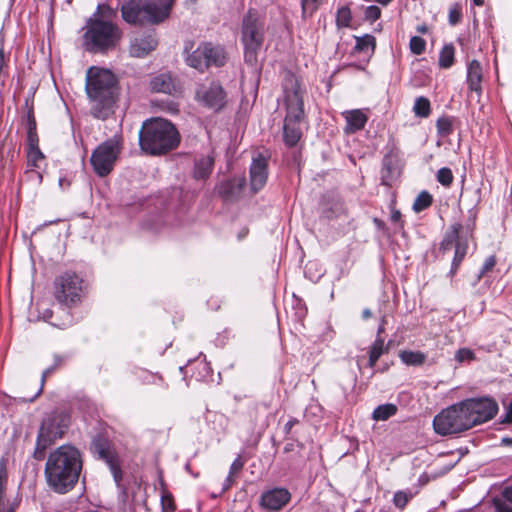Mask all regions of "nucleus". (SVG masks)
I'll use <instances>...</instances> for the list:
<instances>
[{"mask_svg":"<svg viewBox=\"0 0 512 512\" xmlns=\"http://www.w3.org/2000/svg\"><path fill=\"white\" fill-rule=\"evenodd\" d=\"M83 469L81 451L63 444L48 454L44 467L47 486L57 494H66L77 485Z\"/></svg>","mask_w":512,"mask_h":512,"instance_id":"1","label":"nucleus"},{"mask_svg":"<svg viewBox=\"0 0 512 512\" xmlns=\"http://www.w3.org/2000/svg\"><path fill=\"white\" fill-rule=\"evenodd\" d=\"M85 91L94 118L105 120L114 113L119 96L118 81L108 69L92 66L86 72Z\"/></svg>","mask_w":512,"mask_h":512,"instance_id":"2","label":"nucleus"},{"mask_svg":"<svg viewBox=\"0 0 512 512\" xmlns=\"http://www.w3.org/2000/svg\"><path fill=\"white\" fill-rule=\"evenodd\" d=\"M181 136L176 126L163 118L146 120L139 131V145L149 155H164L176 149Z\"/></svg>","mask_w":512,"mask_h":512,"instance_id":"3","label":"nucleus"},{"mask_svg":"<svg viewBox=\"0 0 512 512\" xmlns=\"http://www.w3.org/2000/svg\"><path fill=\"white\" fill-rule=\"evenodd\" d=\"M284 104L286 116L284 119V141L288 146H295L301 138L299 124L305 116L304 90L301 88L298 78L288 74L283 82Z\"/></svg>","mask_w":512,"mask_h":512,"instance_id":"4","label":"nucleus"},{"mask_svg":"<svg viewBox=\"0 0 512 512\" xmlns=\"http://www.w3.org/2000/svg\"><path fill=\"white\" fill-rule=\"evenodd\" d=\"M174 0H125L121 15L129 24L162 22L170 13Z\"/></svg>","mask_w":512,"mask_h":512,"instance_id":"5","label":"nucleus"},{"mask_svg":"<svg viewBox=\"0 0 512 512\" xmlns=\"http://www.w3.org/2000/svg\"><path fill=\"white\" fill-rule=\"evenodd\" d=\"M84 30L83 46L92 53H106L114 49L122 37V31L115 23L88 19Z\"/></svg>","mask_w":512,"mask_h":512,"instance_id":"6","label":"nucleus"},{"mask_svg":"<svg viewBox=\"0 0 512 512\" xmlns=\"http://www.w3.org/2000/svg\"><path fill=\"white\" fill-rule=\"evenodd\" d=\"M241 41L244 45L245 62L257 63V55L264 42V22L256 11L249 10L242 21Z\"/></svg>","mask_w":512,"mask_h":512,"instance_id":"7","label":"nucleus"},{"mask_svg":"<svg viewBox=\"0 0 512 512\" xmlns=\"http://www.w3.org/2000/svg\"><path fill=\"white\" fill-rule=\"evenodd\" d=\"M462 405V401L453 404L434 417L433 427L437 434L446 436L471 429V420Z\"/></svg>","mask_w":512,"mask_h":512,"instance_id":"8","label":"nucleus"},{"mask_svg":"<svg viewBox=\"0 0 512 512\" xmlns=\"http://www.w3.org/2000/svg\"><path fill=\"white\" fill-rule=\"evenodd\" d=\"M474 221L475 214L471 217V223L467 224L465 227L460 223L453 224L441 242V249L443 251L450 250L453 245L455 246V254L450 270L451 275H454L457 272L461 262L467 254V239L472 236Z\"/></svg>","mask_w":512,"mask_h":512,"instance_id":"9","label":"nucleus"},{"mask_svg":"<svg viewBox=\"0 0 512 512\" xmlns=\"http://www.w3.org/2000/svg\"><path fill=\"white\" fill-rule=\"evenodd\" d=\"M121 150V139L117 136L98 145L90 157L94 172L100 177H105L111 173Z\"/></svg>","mask_w":512,"mask_h":512,"instance_id":"10","label":"nucleus"},{"mask_svg":"<svg viewBox=\"0 0 512 512\" xmlns=\"http://www.w3.org/2000/svg\"><path fill=\"white\" fill-rule=\"evenodd\" d=\"M66 429L67 423L64 417L50 416L44 419L39 429L34 457L41 460L47 447L56 439L61 438Z\"/></svg>","mask_w":512,"mask_h":512,"instance_id":"11","label":"nucleus"},{"mask_svg":"<svg viewBox=\"0 0 512 512\" xmlns=\"http://www.w3.org/2000/svg\"><path fill=\"white\" fill-rule=\"evenodd\" d=\"M90 450L95 457L104 461L108 465L116 485L120 486V483L123 478V473L121 469L119 455L116 449L114 448L113 444L107 438L97 436L93 438Z\"/></svg>","mask_w":512,"mask_h":512,"instance_id":"12","label":"nucleus"},{"mask_svg":"<svg viewBox=\"0 0 512 512\" xmlns=\"http://www.w3.org/2000/svg\"><path fill=\"white\" fill-rule=\"evenodd\" d=\"M55 298L63 304H74L80 300L83 292V280L74 272H66L54 282Z\"/></svg>","mask_w":512,"mask_h":512,"instance_id":"13","label":"nucleus"},{"mask_svg":"<svg viewBox=\"0 0 512 512\" xmlns=\"http://www.w3.org/2000/svg\"><path fill=\"white\" fill-rule=\"evenodd\" d=\"M462 402L471 428L491 420L498 412V404L490 398H470Z\"/></svg>","mask_w":512,"mask_h":512,"instance_id":"14","label":"nucleus"},{"mask_svg":"<svg viewBox=\"0 0 512 512\" xmlns=\"http://www.w3.org/2000/svg\"><path fill=\"white\" fill-rule=\"evenodd\" d=\"M196 99L202 105L214 111L221 110L226 104V93L219 83L201 84L196 90Z\"/></svg>","mask_w":512,"mask_h":512,"instance_id":"15","label":"nucleus"},{"mask_svg":"<svg viewBox=\"0 0 512 512\" xmlns=\"http://www.w3.org/2000/svg\"><path fill=\"white\" fill-rule=\"evenodd\" d=\"M249 179L250 188L254 193L264 188L268 179V157L259 153L252 158Z\"/></svg>","mask_w":512,"mask_h":512,"instance_id":"16","label":"nucleus"},{"mask_svg":"<svg viewBox=\"0 0 512 512\" xmlns=\"http://www.w3.org/2000/svg\"><path fill=\"white\" fill-rule=\"evenodd\" d=\"M290 498L291 494L287 489L274 488L261 495L260 505L267 511H279L290 501Z\"/></svg>","mask_w":512,"mask_h":512,"instance_id":"17","label":"nucleus"},{"mask_svg":"<svg viewBox=\"0 0 512 512\" xmlns=\"http://www.w3.org/2000/svg\"><path fill=\"white\" fill-rule=\"evenodd\" d=\"M158 41L153 33L135 36L129 46V53L132 57L143 58L153 51Z\"/></svg>","mask_w":512,"mask_h":512,"instance_id":"18","label":"nucleus"},{"mask_svg":"<svg viewBox=\"0 0 512 512\" xmlns=\"http://www.w3.org/2000/svg\"><path fill=\"white\" fill-rule=\"evenodd\" d=\"M245 184L244 177H234L221 182L218 186V193L225 201H236L240 198Z\"/></svg>","mask_w":512,"mask_h":512,"instance_id":"19","label":"nucleus"},{"mask_svg":"<svg viewBox=\"0 0 512 512\" xmlns=\"http://www.w3.org/2000/svg\"><path fill=\"white\" fill-rule=\"evenodd\" d=\"M342 115L346 121L345 132L348 134L362 130L368 121L367 115L360 109L347 110Z\"/></svg>","mask_w":512,"mask_h":512,"instance_id":"20","label":"nucleus"},{"mask_svg":"<svg viewBox=\"0 0 512 512\" xmlns=\"http://www.w3.org/2000/svg\"><path fill=\"white\" fill-rule=\"evenodd\" d=\"M482 68L477 60H472L467 67V83L470 91L476 92L478 95L482 92Z\"/></svg>","mask_w":512,"mask_h":512,"instance_id":"21","label":"nucleus"},{"mask_svg":"<svg viewBox=\"0 0 512 512\" xmlns=\"http://www.w3.org/2000/svg\"><path fill=\"white\" fill-rule=\"evenodd\" d=\"M399 175L396 160L392 155H385L382 162L381 181L383 185L391 186Z\"/></svg>","mask_w":512,"mask_h":512,"instance_id":"22","label":"nucleus"},{"mask_svg":"<svg viewBox=\"0 0 512 512\" xmlns=\"http://www.w3.org/2000/svg\"><path fill=\"white\" fill-rule=\"evenodd\" d=\"M214 167L212 156H202L195 160L192 176L195 180H206Z\"/></svg>","mask_w":512,"mask_h":512,"instance_id":"23","label":"nucleus"},{"mask_svg":"<svg viewBox=\"0 0 512 512\" xmlns=\"http://www.w3.org/2000/svg\"><path fill=\"white\" fill-rule=\"evenodd\" d=\"M150 89L156 93L172 94L175 91V84L170 75L160 74L151 79Z\"/></svg>","mask_w":512,"mask_h":512,"instance_id":"24","label":"nucleus"},{"mask_svg":"<svg viewBox=\"0 0 512 512\" xmlns=\"http://www.w3.org/2000/svg\"><path fill=\"white\" fill-rule=\"evenodd\" d=\"M186 63L199 71L207 68L206 43L201 44L197 49L186 57Z\"/></svg>","mask_w":512,"mask_h":512,"instance_id":"25","label":"nucleus"},{"mask_svg":"<svg viewBox=\"0 0 512 512\" xmlns=\"http://www.w3.org/2000/svg\"><path fill=\"white\" fill-rule=\"evenodd\" d=\"M207 51V68L209 66L221 67L226 62V53L223 47L213 46L211 43H206Z\"/></svg>","mask_w":512,"mask_h":512,"instance_id":"26","label":"nucleus"},{"mask_svg":"<svg viewBox=\"0 0 512 512\" xmlns=\"http://www.w3.org/2000/svg\"><path fill=\"white\" fill-rule=\"evenodd\" d=\"M6 484V469L0 466V512H15L16 504L5 497Z\"/></svg>","mask_w":512,"mask_h":512,"instance_id":"27","label":"nucleus"},{"mask_svg":"<svg viewBox=\"0 0 512 512\" xmlns=\"http://www.w3.org/2000/svg\"><path fill=\"white\" fill-rule=\"evenodd\" d=\"M355 40V51L363 53L368 57L373 55L376 47V39L374 36L370 34H365L364 36L361 37H355Z\"/></svg>","mask_w":512,"mask_h":512,"instance_id":"28","label":"nucleus"},{"mask_svg":"<svg viewBox=\"0 0 512 512\" xmlns=\"http://www.w3.org/2000/svg\"><path fill=\"white\" fill-rule=\"evenodd\" d=\"M118 17V10L116 8H112L106 4H100L97 7V10L94 12L93 16L89 19L95 21H102L106 23H114Z\"/></svg>","mask_w":512,"mask_h":512,"instance_id":"29","label":"nucleus"},{"mask_svg":"<svg viewBox=\"0 0 512 512\" xmlns=\"http://www.w3.org/2000/svg\"><path fill=\"white\" fill-rule=\"evenodd\" d=\"M399 358L407 366H421L425 363L427 355L421 351L402 350Z\"/></svg>","mask_w":512,"mask_h":512,"instance_id":"30","label":"nucleus"},{"mask_svg":"<svg viewBox=\"0 0 512 512\" xmlns=\"http://www.w3.org/2000/svg\"><path fill=\"white\" fill-rule=\"evenodd\" d=\"M387 351L388 349L385 348L384 339L381 336L377 335L376 339L374 340L372 346L369 349V367L373 368L376 365L379 358L382 356V354Z\"/></svg>","mask_w":512,"mask_h":512,"instance_id":"31","label":"nucleus"},{"mask_svg":"<svg viewBox=\"0 0 512 512\" xmlns=\"http://www.w3.org/2000/svg\"><path fill=\"white\" fill-rule=\"evenodd\" d=\"M397 406L392 403L382 404L377 406L373 413L372 418L375 421H386L390 417L394 416L397 413Z\"/></svg>","mask_w":512,"mask_h":512,"instance_id":"32","label":"nucleus"},{"mask_svg":"<svg viewBox=\"0 0 512 512\" xmlns=\"http://www.w3.org/2000/svg\"><path fill=\"white\" fill-rule=\"evenodd\" d=\"M455 49L452 44L445 45L439 54V66L441 68H450L454 63Z\"/></svg>","mask_w":512,"mask_h":512,"instance_id":"33","label":"nucleus"},{"mask_svg":"<svg viewBox=\"0 0 512 512\" xmlns=\"http://www.w3.org/2000/svg\"><path fill=\"white\" fill-rule=\"evenodd\" d=\"M413 111L416 116L426 118L431 112L430 101L425 97H418L415 100Z\"/></svg>","mask_w":512,"mask_h":512,"instance_id":"34","label":"nucleus"},{"mask_svg":"<svg viewBox=\"0 0 512 512\" xmlns=\"http://www.w3.org/2000/svg\"><path fill=\"white\" fill-rule=\"evenodd\" d=\"M432 204V196L427 191H422L413 203V210L421 212Z\"/></svg>","mask_w":512,"mask_h":512,"instance_id":"35","label":"nucleus"},{"mask_svg":"<svg viewBox=\"0 0 512 512\" xmlns=\"http://www.w3.org/2000/svg\"><path fill=\"white\" fill-rule=\"evenodd\" d=\"M437 132L441 137L449 136L453 132L452 119L450 117H440L436 122Z\"/></svg>","mask_w":512,"mask_h":512,"instance_id":"36","label":"nucleus"},{"mask_svg":"<svg viewBox=\"0 0 512 512\" xmlns=\"http://www.w3.org/2000/svg\"><path fill=\"white\" fill-rule=\"evenodd\" d=\"M352 16L348 7L343 6L337 10L336 24L338 27H348L350 25Z\"/></svg>","mask_w":512,"mask_h":512,"instance_id":"37","label":"nucleus"},{"mask_svg":"<svg viewBox=\"0 0 512 512\" xmlns=\"http://www.w3.org/2000/svg\"><path fill=\"white\" fill-rule=\"evenodd\" d=\"M324 0H301L302 16H312Z\"/></svg>","mask_w":512,"mask_h":512,"instance_id":"38","label":"nucleus"},{"mask_svg":"<svg viewBox=\"0 0 512 512\" xmlns=\"http://www.w3.org/2000/svg\"><path fill=\"white\" fill-rule=\"evenodd\" d=\"M44 158L43 153L39 148L27 149V164L29 167L38 168L39 162Z\"/></svg>","mask_w":512,"mask_h":512,"instance_id":"39","label":"nucleus"},{"mask_svg":"<svg viewBox=\"0 0 512 512\" xmlns=\"http://www.w3.org/2000/svg\"><path fill=\"white\" fill-rule=\"evenodd\" d=\"M436 178L437 181L445 187H449L454 179L451 169L447 167L440 168L437 172Z\"/></svg>","mask_w":512,"mask_h":512,"instance_id":"40","label":"nucleus"},{"mask_svg":"<svg viewBox=\"0 0 512 512\" xmlns=\"http://www.w3.org/2000/svg\"><path fill=\"white\" fill-rule=\"evenodd\" d=\"M410 50L415 55H421L426 48V42L419 36H413L409 42Z\"/></svg>","mask_w":512,"mask_h":512,"instance_id":"41","label":"nucleus"},{"mask_svg":"<svg viewBox=\"0 0 512 512\" xmlns=\"http://www.w3.org/2000/svg\"><path fill=\"white\" fill-rule=\"evenodd\" d=\"M455 360L458 363L471 362L475 360V353L469 348H460L455 353Z\"/></svg>","mask_w":512,"mask_h":512,"instance_id":"42","label":"nucleus"},{"mask_svg":"<svg viewBox=\"0 0 512 512\" xmlns=\"http://www.w3.org/2000/svg\"><path fill=\"white\" fill-rule=\"evenodd\" d=\"M381 16V9L376 5H370L366 7L364 17L370 22H374Z\"/></svg>","mask_w":512,"mask_h":512,"instance_id":"43","label":"nucleus"},{"mask_svg":"<svg viewBox=\"0 0 512 512\" xmlns=\"http://www.w3.org/2000/svg\"><path fill=\"white\" fill-rule=\"evenodd\" d=\"M495 265H496V258L494 255H491L488 258H486V260L477 276V280H480L485 274L490 272L494 268Z\"/></svg>","mask_w":512,"mask_h":512,"instance_id":"44","label":"nucleus"},{"mask_svg":"<svg viewBox=\"0 0 512 512\" xmlns=\"http://www.w3.org/2000/svg\"><path fill=\"white\" fill-rule=\"evenodd\" d=\"M461 17H462V13H461L460 8L457 5H455L449 9L448 21H449L450 25H452V26L456 25L461 20Z\"/></svg>","mask_w":512,"mask_h":512,"instance_id":"45","label":"nucleus"},{"mask_svg":"<svg viewBox=\"0 0 512 512\" xmlns=\"http://www.w3.org/2000/svg\"><path fill=\"white\" fill-rule=\"evenodd\" d=\"M410 497L403 491H398L394 494L393 502L396 507L403 508L408 503Z\"/></svg>","mask_w":512,"mask_h":512,"instance_id":"46","label":"nucleus"},{"mask_svg":"<svg viewBox=\"0 0 512 512\" xmlns=\"http://www.w3.org/2000/svg\"><path fill=\"white\" fill-rule=\"evenodd\" d=\"M39 148V138L36 131L27 132V149Z\"/></svg>","mask_w":512,"mask_h":512,"instance_id":"47","label":"nucleus"},{"mask_svg":"<svg viewBox=\"0 0 512 512\" xmlns=\"http://www.w3.org/2000/svg\"><path fill=\"white\" fill-rule=\"evenodd\" d=\"M57 368V364H53L51 367L45 369L42 373V377H41V386L40 388L38 389L37 393L35 394V396L33 398H31V400H33L35 397H37L41 391H42V388H43V385H44V382L47 378L48 375H50L51 373H53V371Z\"/></svg>","mask_w":512,"mask_h":512,"instance_id":"48","label":"nucleus"},{"mask_svg":"<svg viewBox=\"0 0 512 512\" xmlns=\"http://www.w3.org/2000/svg\"><path fill=\"white\" fill-rule=\"evenodd\" d=\"M496 512H512V506L498 499L493 501Z\"/></svg>","mask_w":512,"mask_h":512,"instance_id":"49","label":"nucleus"},{"mask_svg":"<svg viewBox=\"0 0 512 512\" xmlns=\"http://www.w3.org/2000/svg\"><path fill=\"white\" fill-rule=\"evenodd\" d=\"M243 466H244V463L243 461L241 460V457L238 456L231 464L230 466V471L232 472V474H239L241 472V470L243 469Z\"/></svg>","mask_w":512,"mask_h":512,"instance_id":"50","label":"nucleus"},{"mask_svg":"<svg viewBox=\"0 0 512 512\" xmlns=\"http://www.w3.org/2000/svg\"><path fill=\"white\" fill-rule=\"evenodd\" d=\"M165 110L172 115L177 114L179 112L178 104L169 102L166 104Z\"/></svg>","mask_w":512,"mask_h":512,"instance_id":"51","label":"nucleus"},{"mask_svg":"<svg viewBox=\"0 0 512 512\" xmlns=\"http://www.w3.org/2000/svg\"><path fill=\"white\" fill-rule=\"evenodd\" d=\"M32 131H36V121L34 119L32 112H29L28 113V131L27 132H32Z\"/></svg>","mask_w":512,"mask_h":512,"instance_id":"52","label":"nucleus"},{"mask_svg":"<svg viewBox=\"0 0 512 512\" xmlns=\"http://www.w3.org/2000/svg\"><path fill=\"white\" fill-rule=\"evenodd\" d=\"M298 423V420L296 418H291L287 421V423L284 426V431L286 434H289L292 430V428Z\"/></svg>","mask_w":512,"mask_h":512,"instance_id":"53","label":"nucleus"},{"mask_svg":"<svg viewBox=\"0 0 512 512\" xmlns=\"http://www.w3.org/2000/svg\"><path fill=\"white\" fill-rule=\"evenodd\" d=\"M234 482V478L227 476L222 486V492H225L228 489H230Z\"/></svg>","mask_w":512,"mask_h":512,"instance_id":"54","label":"nucleus"},{"mask_svg":"<svg viewBox=\"0 0 512 512\" xmlns=\"http://www.w3.org/2000/svg\"><path fill=\"white\" fill-rule=\"evenodd\" d=\"M506 501L512 503V486L506 487L502 493Z\"/></svg>","mask_w":512,"mask_h":512,"instance_id":"55","label":"nucleus"},{"mask_svg":"<svg viewBox=\"0 0 512 512\" xmlns=\"http://www.w3.org/2000/svg\"><path fill=\"white\" fill-rule=\"evenodd\" d=\"M385 318L383 317L382 320H381V323L377 329V335L381 336V334L384 332L385 330Z\"/></svg>","mask_w":512,"mask_h":512,"instance_id":"56","label":"nucleus"},{"mask_svg":"<svg viewBox=\"0 0 512 512\" xmlns=\"http://www.w3.org/2000/svg\"><path fill=\"white\" fill-rule=\"evenodd\" d=\"M506 421L512 422V401L510 402L508 409H507Z\"/></svg>","mask_w":512,"mask_h":512,"instance_id":"57","label":"nucleus"},{"mask_svg":"<svg viewBox=\"0 0 512 512\" xmlns=\"http://www.w3.org/2000/svg\"><path fill=\"white\" fill-rule=\"evenodd\" d=\"M370 317H372V311L370 309H368V308L364 309L363 312H362V318L364 320H366V319H368Z\"/></svg>","mask_w":512,"mask_h":512,"instance_id":"58","label":"nucleus"},{"mask_svg":"<svg viewBox=\"0 0 512 512\" xmlns=\"http://www.w3.org/2000/svg\"><path fill=\"white\" fill-rule=\"evenodd\" d=\"M400 218H401V214H400V212H399V211H394V212L392 213V215H391V220H392L393 222H398V221L400 220Z\"/></svg>","mask_w":512,"mask_h":512,"instance_id":"59","label":"nucleus"},{"mask_svg":"<svg viewBox=\"0 0 512 512\" xmlns=\"http://www.w3.org/2000/svg\"><path fill=\"white\" fill-rule=\"evenodd\" d=\"M27 173L32 174L33 176H35L39 180V182H41L42 175L39 172H37L35 170H31V171H27Z\"/></svg>","mask_w":512,"mask_h":512,"instance_id":"60","label":"nucleus"},{"mask_svg":"<svg viewBox=\"0 0 512 512\" xmlns=\"http://www.w3.org/2000/svg\"><path fill=\"white\" fill-rule=\"evenodd\" d=\"M63 362V358L61 356L56 355L54 364H57V367H59Z\"/></svg>","mask_w":512,"mask_h":512,"instance_id":"61","label":"nucleus"},{"mask_svg":"<svg viewBox=\"0 0 512 512\" xmlns=\"http://www.w3.org/2000/svg\"><path fill=\"white\" fill-rule=\"evenodd\" d=\"M417 30L420 32V33H426L427 32V27L426 26H419L417 28Z\"/></svg>","mask_w":512,"mask_h":512,"instance_id":"62","label":"nucleus"},{"mask_svg":"<svg viewBox=\"0 0 512 512\" xmlns=\"http://www.w3.org/2000/svg\"><path fill=\"white\" fill-rule=\"evenodd\" d=\"M293 449V444H287L285 447H284V451L285 452H289Z\"/></svg>","mask_w":512,"mask_h":512,"instance_id":"63","label":"nucleus"},{"mask_svg":"<svg viewBox=\"0 0 512 512\" xmlns=\"http://www.w3.org/2000/svg\"><path fill=\"white\" fill-rule=\"evenodd\" d=\"M473 3L476 6H482L484 4V0H473Z\"/></svg>","mask_w":512,"mask_h":512,"instance_id":"64","label":"nucleus"}]
</instances>
